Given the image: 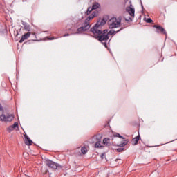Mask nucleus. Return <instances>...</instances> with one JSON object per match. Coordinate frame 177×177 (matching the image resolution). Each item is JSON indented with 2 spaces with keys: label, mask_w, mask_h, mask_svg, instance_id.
<instances>
[{
  "label": "nucleus",
  "mask_w": 177,
  "mask_h": 177,
  "mask_svg": "<svg viewBox=\"0 0 177 177\" xmlns=\"http://www.w3.org/2000/svg\"><path fill=\"white\" fill-rule=\"evenodd\" d=\"M114 136H115V138H120V139H124L122 136L120 135V133H115Z\"/></svg>",
  "instance_id": "obj_20"
},
{
  "label": "nucleus",
  "mask_w": 177,
  "mask_h": 177,
  "mask_svg": "<svg viewBox=\"0 0 177 177\" xmlns=\"http://www.w3.org/2000/svg\"><path fill=\"white\" fill-rule=\"evenodd\" d=\"M46 165H47V167H48L49 168H52L53 169H57V168H59V167H60V165L50 160H46Z\"/></svg>",
  "instance_id": "obj_6"
},
{
  "label": "nucleus",
  "mask_w": 177,
  "mask_h": 177,
  "mask_svg": "<svg viewBox=\"0 0 177 177\" xmlns=\"http://www.w3.org/2000/svg\"><path fill=\"white\" fill-rule=\"evenodd\" d=\"M92 10H93L92 9V8H91V7H88V8H87L86 14H87V15H91V12H92Z\"/></svg>",
  "instance_id": "obj_21"
},
{
  "label": "nucleus",
  "mask_w": 177,
  "mask_h": 177,
  "mask_svg": "<svg viewBox=\"0 0 177 177\" xmlns=\"http://www.w3.org/2000/svg\"><path fill=\"white\" fill-rule=\"evenodd\" d=\"M64 37H70V34H68V33L65 34V35H64Z\"/></svg>",
  "instance_id": "obj_28"
},
{
  "label": "nucleus",
  "mask_w": 177,
  "mask_h": 177,
  "mask_svg": "<svg viewBox=\"0 0 177 177\" xmlns=\"http://www.w3.org/2000/svg\"><path fill=\"white\" fill-rule=\"evenodd\" d=\"M96 16V12H93L85 21L84 22L87 23V24H89V21L92 20Z\"/></svg>",
  "instance_id": "obj_13"
},
{
  "label": "nucleus",
  "mask_w": 177,
  "mask_h": 177,
  "mask_svg": "<svg viewBox=\"0 0 177 177\" xmlns=\"http://www.w3.org/2000/svg\"><path fill=\"white\" fill-rule=\"evenodd\" d=\"M153 27L156 28V32H162V34H167L165 29H164V28L161 27L160 26L154 25Z\"/></svg>",
  "instance_id": "obj_10"
},
{
  "label": "nucleus",
  "mask_w": 177,
  "mask_h": 177,
  "mask_svg": "<svg viewBox=\"0 0 177 177\" xmlns=\"http://www.w3.org/2000/svg\"><path fill=\"white\" fill-rule=\"evenodd\" d=\"M35 35V33H31L30 32L25 33L24 35H22L21 39L19 40V44H23L26 39H28L30 38V36L31 35Z\"/></svg>",
  "instance_id": "obj_7"
},
{
  "label": "nucleus",
  "mask_w": 177,
  "mask_h": 177,
  "mask_svg": "<svg viewBox=\"0 0 177 177\" xmlns=\"http://www.w3.org/2000/svg\"><path fill=\"white\" fill-rule=\"evenodd\" d=\"M104 157H106V153H102L101 156H100L101 159L103 160V158H104Z\"/></svg>",
  "instance_id": "obj_26"
},
{
  "label": "nucleus",
  "mask_w": 177,
  "mask_h": 177,
  "mask_svg": "<svg viewBox=\"0 0 177 177\" xmlns=\"http://www.w3.org/2000/svg\"><path fill=\"white\" fill-rule=\"evenodd\" d=\"M99 6H100L99 3H94L91 8L93 10H95V9H98Z\"/></svg>",
  "instance_id": "obj_17"
},
{
  "label": "nucleus",
  "mask_w": 177,
  "mask_h": 177,
  "mask_svg": "<svg viewBox=\"0 0 177 177\" xmlns=\"http://www.w3.org/2000/svg\"><path fill=\"white\" fill-rule=\"evenodd\" d=\"M147 23H153V20L151 18H148L147 20Z\"/></svg>",
  "instance_id": "obj_25"
},
{
  "label": "nucleus",
  "mask_w": 177,
  "mask_h": 177,
  "mask_svg": "<svg viewBox=\"0 0 177 177\" xmlns=\"http://www.w3.org/2000/svg\"><path fill=\"white\" fill-rule=\"evenodd\" d=\"M106 24V21L104 19H101V21H98L97 24L91 28V32L95 35V38H96L98 35H102V30H100V28L102 26H104Z\"/></svg>",
  "instance_id": "obj_2"
},
{
  "label": "nucleus",
  "mask_w": 177,
  "mask_h": 177,
  "mask_svg": "<svg viewBox=\"0 0 177 177\" xmlns=\"http://www.w3.org/2000/svg\"><path fill=\"white\" fill-rule=\"evenodd\" d=\"M11 127L15 129V128H17V127H19V123L15 122L12 125H11Z\"/></svg>",
  "instance_id": "obj_22"
},
{
  "label": "nucleus",
  "mask_w": 177,
  "mask_h": 177,
  "mask_svg": "<svg viewBox=\"0 0 177 177\" xmlns=\"http://www.w3.org/2000/svg\"><path fill=\"white\" fill-rule=\"evenodd\" d=\"M122 29L115 31L114 30H111L109 32L107 29L104 30L103 32H102V34L98 35L96 38L100 42H102V44H104V46L107 48V41H109V35H114V34H117V32H120Z\"/></svg>",
  "instance_id": "obj_1"
},
{
  "label": "nucleus",
  "mask_w": 177,
  "mask_h": 177,
  "mask_svg": "<svg viewBox=\"0 0 177 177\" xmlns=\"http://www.w3.org/2000/svg\"><path fill=\"white\" fill-rule=\"evenodd\" d=\"M117 151H118V153H121V151H124V148H118Z\"/></svg>",
  "instance_id": "obj_24"
},
{
  "label": "nucleus",
  "mask_w": 177,
  "mask_h": 177,
  "mask_svg": "<svg viewBox=\"0 0 177 177\" xmlns=\"http://www.w3.org/2000/svg\"><path fill=\"white\" fill-rule=\"evenodd\" d=\"M22 25L24 26V30H26L28 32H30V31H31V28L26 22H22Z\"/></svg>",
  "instance_id": "obj_12"
},
{
  "label": "nucleus",
  "mask_w": 177,
  "mask_h": 177,
  "mask_svg": "<svg viewBox=\"0 0 177 177\" xmlns=\"http://www.w3.org/2000/svg\"><path fill=\"white\" fill-rule=\"evenodd\" d=\"M127 21H132V18H129V19H126Z\"/></svg>",
  "instance_id": "obj_29"
},
{
  "label": "nucleus",
  "mask_w": 177,
  "mask_h": 177,
  "mask_svg": "<svg viewBox=\"0 0 177 177\" xmlns=\"http://www.w3.org/2000/svg\"><path fill=\"white\" fill-rule=\"evenodd\" d=\"M15 116L12 114H2L0 115V121H4L5 122H10L13 121Z\"/></svg>",
  "instance_id": "obj_4"
},
{
  "label": "nucleus",
  "mask_w": 177,
  "mask_h": 177,
  "mask_svg": "<svg viewBox=\"0 0 177 177\" xmlns=\"http://www.w3.org/2000/svg\"><path fill=\"white\" fill-rule=\"evenodd\" d=\"M140 139V136H137L136 138H134L133 139V142L134 145H138Z\"/></svg>",
  "instance_id": "obj_16"
},
{
  "label": "nucleus",
  "mask_w": 177,
  "mask_h": 177,
  "mask_svg": "<svg viewBox=\"0 0 177 177\" xmlns=\"http://www.w3.org/2000/svg\"><path fill=\"white\" fill-rule=\"evenodd\" d=\"M25 144L27 145V146H31L32 145V140L30 139V137L28 136L25 135Z\"/></svg>",
  "instance_id": "obj_11"
},
{
  "label": "nucleus",
  "mask_w": 177,
  "mask_h": 177,
  "mask_svg": "<svg viewBox=\"0 0 177 177\" xmlns=\"http://www.w3.org/2000/svg\"><path fill=\"white\" fill-rule=\"evenodd\" d=\"M126 11L131 17H135V8H132V5L131 6L127 7Z\"/></svg>",
  "instance_id": "obj_9"
},
{
  "label": "nucleus",
  "mask_w": 177,
  "mask_h": 177,
  "mask_svg": "<svg viewBox=\"0 0 177 177\" xmlns=\"http://www.w3.org/2000/svg\"><path fill=\"white\" fill-rule=\"evenodd\" d=\"M102 141H97V142H95V147L96 149H99V147H102Z\"/></svg>",
  "instance_id": "obj_18"
},
{
  "label": "nucleus",
  "mask_w": 177,
  "mask_h": 177,
  "mask_svg": "<svg viewBox=\"0 0 177 177\" xmlns=\"http://www.w3.org/2000/svg\"><path fill=\"white\" fill-rule=\"evenodd\" d=\"M55 39V37H52L51 39Z\"/></svg>",
  "instance_id": "obj_30"
},
{
  "label": "nucleus",
  "mask_w": 177,
  "mask_h": 177,
  "mask_svg": "<svg viewBox=\"0 0 177 177\" xmlns=\"http://www.w3.org/2000/svg\"><path fill=\"white\" fill-rule=\"evenodd\" d=\"M81 151L83 154H86V153H88V149H86L85 147H83L81 149Z\"/></svg>",
  "instance_id": "obj_19"
},
{
  "label": "nucleus",
  "mask_w": 177,
  "mask_h": 177,
  "mask_svg": "<svg viewBox=\"0 0 177 177\" xmlns=\"http://www.w3.org/2000/svg\"><path fill=\"white\" fill-rule=\"evenodd\" d=\"M102 138L103 136H102V134H97L96 136H94L91 138V143H95V142H102Z\"/></svg>",
  "instance_id": "obj_8"
},
{
  "label": "nucleus",
  "mask_w": 177,
  "mask_h": 177,
  "mask_svg": "<svg viewBox=\"0 0 177 177\" xmlns=\"http://www.w3.org/2000/svg\"><path fill=\"white\" fill-rule=\"evenodd\" d=\"M0 111L1 113H3V108L2 107V105L0 104Z\"/></svg>",
  "instance_id": "obj_27"
},
{
  "label": "nucleus",
  "mask_w": 177,
  "mask_h": 177,
  "mask_svg": "<svg viewBox=\"0 0 177 177\" xmlns=\"http://www.w3.org/2000/svg\"><path fill=\"white\" fill-rule=\"evenodd\" d=\"M89 28H91V25L84 21L83 26L77 28L76 34H82V32H85Z\"/></svg>",
  "instance_id": "obj_5"
},
{
  "label": "nucleus",
  "mask_w": 177,
  "mask_h": 177,
  "mask_svg": "<svg viewBox=\"0 0 177 177\" xmlns=\"http://www.w3.org/2000/svg\"><path fill=\"white\" fill-rule=\"evenodd\" d=\"M103 145L105 146H110V138H106L103 140Z\"/></svg>",
  "instance_id": "obj_14"
},
{
  "label": "nucleus",
  "mask_w": 177,
  "mask_h": 177,
  "mask_svg": "<svg viewBox=\"0 0 177 177\" xmlns=\"http://www.w3.org/2000/svg\"><path fill=\"white\" fill-rule=\"evenodd\" d=\"M128 142H129L128 140H124L122 142L121 144L118 145V146L119 147H124L127 146V145H128Z\"/></svg>",
  "instance_id": "obj_15"
},
{
  "label": "nucleus",
  "mask_w": 177,
  "mask_h": 177,
  "mask_svg": "<svg viewBox=\"0 0 177 177\" xmlns=\"http://www.w3.org/2000/svg\"><path fill=\"white\" fill-rule=\"evenodd\" d=\"M13 129H15L12 126H10L8 129L7 131L8 132H12V131H13Z\"/></svg>",
  "instance_id": "obj_23"
},
{
  "label": "nucleus",
  "mask_w": 177,
  "mask_h": 177,
  "mask_svg": "<svg viewBox=\"0 0 177 177\" xmlns=\"http://www.w3.org/2000/svg\"><path fill=\"white\" fill-rule=\"evenodd\" d=\"M109 28H118L121 27V17H112L108 22Z\"/></svg>",
  "instance_id": "obj_3"
}]
</instances>
